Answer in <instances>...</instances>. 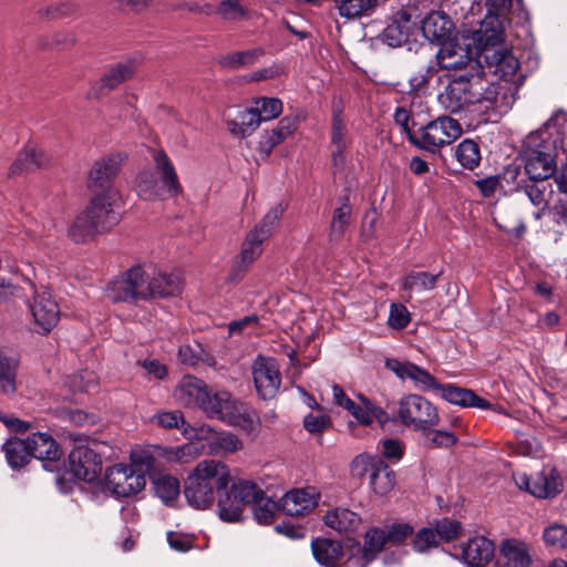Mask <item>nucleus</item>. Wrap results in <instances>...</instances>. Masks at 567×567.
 Here are the masks:
<instances>
[{
    "label": "nucleus",
    "instance_id": "f257e3e1",
    "mask_svg": "<svg viewBox=\"0 0 567 567\" xmlns=\"http://www.w3.org/2000/svg\"><path fill=\"white\" fill-rule=\"evenodd\" d=\"M126 158L123 153H114L93 164L87 177V188L93 196L73 220V243L93 240L120 223L121 215L114 208L113 185Z\"/></svg>",
    "mask_w": 567,
    "mask_h": 567
},
{
    "label": "nucleus",
    "instance_id": "f03ea898",
    "mask_svg": "<svg viewBox=\"0 0 567 567\" xmlns=\"http://www.w3.org/2000/svg\"><path fill=\"white\" fill-rule=\"evenodd\" d=\"M192 473L217 494L218 516L227 523L240 522L247 504L262 494L252 481L239 478L231 482L230 470L221 461L204 460Z\"/></svg>",
    "mask_w": 567,
    "mask_h": 567
},
{
    "label": "nucleus",
    "instance_id": "7ed1b4c3",
    "mask_svg": "<svg viewBox=\"0 0 567 567\" xmlns=\"http://www.w3.org/2000/svg\"><path fill=\"white\" fill-rule=\"evenodd\" d=\"M446 84L437 100L445 111L457 114L473 107L485 111L497 106L499 85L491 82L482 64L463 73H446Z\"/></svg>",
    "mask_w": 567,
    "mask_h": 567
},
{
    "label": "nucleus",
    "instance_id": "20e7f679",
    "mask_svg": "<svg viewBox=\"0 0 567 567\" xmlns=\"http://www.w3.org/2000/svg\"><path fill=\"white\" fill-rule=\"evenodd\" d=\"M155 168L159 174L161 184L150 169L142 171L136 178V190L144 200L163 199V193L176 197L183 193L176 169L164 150L153 151Z\"/></svg>",
    "mask_w": 567,
    "mask_h": 567
},
{
    "label": "nucleus",
    "instance_id": "39448f33",
    "mask_svg": "<svg viewBox=\"0 0 567 567\" xmlns=\"http://www.w3.org/2000/svg\"><path fill=\"white\" fill-rule=\"evenodd\" d=\"M175 395L183 405L198 408L213 419L220 413V404L227 401L228 392H212L202 379L185 375L177 385Z\"/></svg>",
    "mask_w": 567,
    "mask_h": 567
},
{
    "label": "nucleus",
    "instance_id": "423d86ee",
    "mask_svg": "<svg viewBox=\"0 0 567 567\" xmlns=\"http://www.w3.org/2000/svg\"><path fill=\"white\" fill-rule=\"evenodd\" d=\"M97 443L86 435L73 432V482L82 481L91 489H97L102 472V458L96 452Z\"/></svg>",
    "mask_w": 567,
    "mask_h": 567
},
{
    "label": "nucleus",
    "instance_id": "0eeeda50",
    "mask_svg": "<svg viewBox=\"0 0 567 567\" xmlns=\"http://www.w3.org/2000/svg\"><path fill=\"white\" fill-rule=\"evenodd\" d=\"M463 133L460 122L451 116H440L424 126L419 133H409V142L417 148L435 153L449 145Z\"/></svg>",
    "mask_w": 567,
    "mask_h": 567
},
{
    "label": "nucleus",
    "instance_id": "6e6552de",
    "mask_svg": "<svg viewBox=\"0 0 567 567\" xmlns=\"http://www.w3.org/2000/svg\"><path fill=\"white\" fill-rule=\"evenodd\" d=\"M389 11L388 23L381 33V40L391 48H398L406 43L415 22L412 20L415 8L404 4L402 0H384L380 6Z\"/></svg>",
    "mask_w": 567,
    "mask_h": 567
},
{
    "label": "nucleus",
    "instance_id": "1a4fd4ad",
    "mask_svg": "<svg viewBox=\"0 0 567 567\" xmlns=\"http://www.w3.org/2000/svg\"><path fill=\"white\" fill-rule=\"evenodd\" d=\"M398 415L400 421L415 431H427L436 426L440 416L436 408L424 396L408 394L399 402Z\"/></svg>",
    "mask_w": 567,
    "mask_h": 567
},
{
    "label": "nucleus",
    "instance_id": "9d476101",
    "mask_svg": "<svg viewBox=\"0 0 567 567\" xmlns=\"http://www.w3.org/2000/svg\"><path fill=\"white\" fill-rule=\"evenodd\" d=\"M213 419H218L231 426L239 427L252 439L259 435L261 427L258 413L254 409L233 399L229 392L227 401L220 404V413L214 415Z\"/></svg>",
    "mask_w": 567,
    "mask_h": 567
},
{
    "label": "nucleus",
    "instance_id": "9b49d317",
    "mask_svg": "<svg viewBox=\"0 0 567 567\" xmlns=\"http://www.w3.org/2000/svg\"><path fill=\"white\" fill-rule=\"evenodd\" d=\"M106 487L118 497H130L140 493L146 484V478L141 471L127 464H116L106 470Z\"/></svg>",
    "mask_w": 567,
    "mask_h": 567
},
{
    "label": "nucleus",
    "instance_id": "f8f14e48",
    "mask_svg": "<svg viewBox=\"0 0 567 567\" xmlns=\"http://www.w3.org/2000/svg\"><path fill=\"white\" fill-rule=\"evenodd\" d=\"M435 58L439 69L447 73L460 74L474 68V64H482L472 55V49L468 45H461L452 39L440 45Z\"/></svg>",
    "mask_w": 567,
    "mask_h": 567
},
{
    "label": "nucleus",
    "instance_id": "ddd939ff",
    "mask_svg": "<svg viewBox=\"0 0 567 567\" xmlns=\"http://www.w3.org/2000/svg\"><path fill=\"white\" fill-rule=\"evenodd\" d=\"M252 377L256 391L261 399L275 398L281 384V374L275 359L258 355L252 365Z\"/></svg>",
    "mask_w": 567,
    "mask_h": 567
},
{
    "label": "nucleus",
    "instance_id": "4468645a",
    "mask_svg": "<svg viewBox=\"0 0 567 567\" xmlns=\"http://www.w3.org/2000/svg\"><path fill=\"white\" fill-rule=\"evenodd\" d=\"M385 367L391 370L399 379H409L413 382L415 389L420 391H430L441 388V383L427 370L410 362L398 359H388Z\"/></svg>",
    "mask_w": 567,
    "mask_h": 567
},
{
    "label": "nucleus",
    "instance_id": "2eb2a0df",
    "mask_svg": "<svg viewBox=\"0 0 567 567\" xmlns=\"http://www.w3.org/2000/svg\"><path fill=\"white\" fill-rule=\"evenodd\" d=\"M514 477L519 489L526 491L538 498H551L561 492V481L554 472L549 475L544 473L532 476L518 474Z\"/></svg>",
    "mask_w": 567,
    "mask_h": 567
},
{
    "label": "nucleus",
    "instance_id": "dca6fc26",
    "mask_svg": "<svg viewBox=\"0 0 567 567\" xmlns=\"http://www.w3.org/2000/svg\"><path fill=\"white\" fill-rule=\"evenodd\" d=\"M29 308L34 323L39 327L38 332L48 333L56 326L60 309L49 292L35 293L33 301L29 303Z\"/></svg>",
    "mask_w": 567,
    "mask_h": 567
},
{
    "label": "nucleus",
    "instance_id": "f3484780",
    "mask_svg": "<svg viewBox=\"0 0 567 567\" xmlns=\"http://www.w3.org/2000/svg\"><path fill=\"white\" fill-rule=\"evenodd\" d=\"M483 2L487 13L482 21L481 29L485 33L486 41L495 44L503 40L501 18L511 11L513 0H483Z\"/></svg>",
    "mask_w": 567,
    "mask_h": 567
},
{
    "label": "nucleus",
    "instance_id": "a211bd4d",
    "mask_svg": "<svg viewBox=\"0 0 567 567\" xmlns=\"http://www.w3.org/2000/svg\"><path fill=\"white\" fill-rule=\"evenodd\" d=\"M49 165L50 157L45 152L35 147L33 144H27L10 165L8 177L12 178L23 174H31L39 169L47 168Z\"/></svg>",
    "mask_w": 567,
    "mask_h": 567
},
{
    "label": "nucleus",
    "instance_id": "6ab92c4d",
    "mask_svg": "<svg viewBox=\"0 0 567 567\" xmlns=\"http://www.w3.org/2000/svg\"><path fill=\"white\" fill-rule=\"evenodd\" d=\"M422 33L431 43L441 45L451 40L454 23L449 14L443 11H431L422 21Z\"/></svg>",
    "mask_w": 567,
    "mask_h": 567
},
{
    "label": "nucleus",
    "instance_id": "aec40b11",
    "mask_svg": "<svg viewBox=\"0 0 567 567\" xmlns=\"http://www.w3.org/2000/svg\"><path fill=\"white\" fill-rule=\"evenodd\" d=\"M495 557V544L484 537L476 536L462 545V558L468 567H485Z\"/></svg>",
    "mask_w": 567,
    "mask_h": 567
},
{
    "label": "nucleus",
    "instance_id": "412c9836",
    "mask_svg": "<svg viewBox=\"0 0 567 567\" xmlns=\"http://www.w3.org/2000/svg\"><path fill=\"white\" fill-rule=\"evenodd\" d=\"M315 559L323 567H348V561H341L344 553L340 542L317 537L311 542Z\"/></svg>",
    "mask_w": 567,
    "mask_h": 567
},
{
    "label": "nucleus",
    "instance_id": "4be33fe9",
    "mask_svg": "<svg viewBox=\"0 0 567 567\" xmlns=\"http://www.w3.org/2000/svg\"><path fill=\"white\" fill-rule=\"evenodd\" d=\"M532 563L528 547L517 539H504L496 557V567H528Z\"/></svg>",
    "mask_w": 567,
    "mask_h": 567
},
{
    "label": "nucleus",
    "instance_id": "5701e85b",
    "mask_svg": "<svg viewBox=\"0 0 567 567\" xmlns=\"http://www.w3.org/2000/svg\"><path fill=\"white\" fill-rule=\"evenodd\" d=\"M316 506L315 494L303 488L291 489L280 498V509L288 516L306 515Z\"/></svg>",
    "mask_w": 567,
    "mask_h": 567
},
{
    "label": "nucleus",
    "instance_id": "b1692460",
    "mask_svg": "<svg viewBox=\"0 0 567 567\" xmlns=\"http://www.w3.org/2000/svg\"><path fill=\"white\" fill-rule=\"evenodd\" d=\"M27 441L30 445L32 458L51 463L59 461L62 455V450L59 443L49 433H32V435L27 437Z\"/></svg>",
    "mask_w": 567,
    "mask_h": 567
},
{
    "label": "nucleus",
    "instance_id": "393cba45",
    "mask_svg": "<svg viewBox=\"0 0 567 567\" xmlns=\"http://www.w3.org/2000/svg\"><path fill=\"white\" fill-rule=\"evenodd\" d=\"M436 391L441 392V396L452 403L463 408H478L487 410L492 408L489 401L478 396L474 391L455 386L453 384H442Z\"/></svg>",
    "mask_w": 567,
    "mask_h": 567
},
{
    "label": "nucleus",
    "instance_id": "a878e982",
    "mask_svg": "<svg viewBox=\"0 0 567 567\" xmlns=\"http://www.w3.org/2000/svg\"><path fill=\"white\" fill-rule=\"evenodd\" d=\"M184 495L188 504L196 509L209 508L215 499V492L194 473L185 480Z\"/></svg>",
    "mask_w": 567,
    "mask_h": 567
},
{
    "label": "nucleus",
    "instance_id": "bb28decb",
    "mask_svg": "<svg viewBox=\"0 0 567 567\" xmlns=\"http://www.w3.org/2000/svg\"><path fill=\"white\" fill-rule=\"evenodd\" d=\"M559 141V131L553 134L547 128H542L527 135L525 146L529 151L542 153V156L557 159L560 150Z\"/></svg>",
    "mask_w": 567,
    "mask_h": 567
},
{
    "label": "nucleus",
    "instance_id": "cd10ccee",
    "mask_svg": "<svg viewBox=\"0 0 567 567\" xmlns=\"http://www.w3.org/2000/svg\"><path fill=\"white\" fill-rule=\"evenodd\" d=\"M525 174L535 182H544L557 174V159L542 156L539 152L535 153L526 148Z\"/></svg>",
    "mask_w": 567,
    "mask_h": 567
},
{
    "label": "nucleus",
    "instance_id": "c85d7f7f",
    "mask_svg": "<svg viewBox=\"0 0 567 567\" xmlns=\"http://www.w3.org/2000/svg\"><path fill=\"white\" fill-rule=\"evenodd\" d=\"M150 300L157 298L175 297L183 291V280L175 272H158L150 277Z\"/></svg>",
    "mask_w": 567,
    "mask_h": 567
},
{
    "label": "nucleus",
    "instance_id": "c756f323",
    "mask_svg": "<svg viewBox=\"0 0 567 567\" xmlns=\"http://www.w3.org/2000/svg\"><path fill=\"white\" fill-rule=\"evenodd\" d=\"M324 524L340 534H353L361 525V517L346 507L330 509L323 516Z\"/></svg>",
    "mask_w": 567,
    "mask_h": 567
},
{
    "label": "nucleus",
    "instance_id": "7c9ffc66",
    "mask_svg": "<svg viewBox=\"0 0 567 567\" xmlns=\"http://www.w3.org/2000/svg\"><path fill=\"white\" fill-rule=\"evenodd\" d=\"M20 360L17 355L0 349V392L12 396L18 390V370Z\"/></svg>",
    "mask_w": 567,
    "mask_h": 567
},
{
    "label": "nucleus",
    "instance_id": "2f4dec72",
    "mask_svg": "<svg viewBox=\"0 0 567 567\" xmlns=\"http://www.w3.org/2000/svg\"><path fill=\"white\" fill-rule=\"evenodd\" d=\"M1 450L6 455L9 466L13 470L25 467L32 460L27 439L11 436L1 444Z\"/></svg>",
    "mask_w": 567,
    "mask_h": 567
},
{
    "label": "nucleus",
    "instance_id": "473e14b6",
    "mask_svg": "<svg viewBox=\"0 0 567 567\" xmlns=\"http://www.w3.org/2000/svg\"><path fill=\"white\" fill-rule=\"evenodd\" d=\"M442 275L443 270H440L437 274H431L429 271H410L401 280L400 285L401 290L408 293L404 300L409 302L412 299L413 291L433 290Z\"/></svg>",
    "mask_w": 567,
    "mask_h": 567
},
{
    "label": "nucleus",
    "instance_id": "72a5a7b5",
    "mask_svg": "<svg viewBox=\"0 0 567 567\" xmlns=\"http://www.w3.org/2000/svg\"><path fill=\"white\" fill-rule=\"evenodd\" d=\"M385 545H388L385 529L380 527L369 528L364 534L363 547L358 548L362 559L360 567H365L369 563L374 560L384 549Z\"/></svg>",
    "mask_w": 567,
    "mask_h": 567
},
{
    "label": "nucleus",
    "instance_id": "f704fd0d",
    "mask_svg": "<svg viewBox=\"0 0 567 567\" xmlns=\"http://www.w3.org/2000/svg\"><path fill=\"white\" fill-rule=\"evenodd\" d=\"M340 17L360 19L369 17L384 0H332Z\"/></svg>",
    "mask_w": 567,
    "mask_h": 567
},
{
    "label": "nucleus",
    "instance_id": "c9c22d12",
    "mask_svg": "<svg viewBox=\"0 0 567 567\" xmlns=\"http://www.w3.org/2000/svg\"><path fill=\"white\" fill-rule=\"evenodd\" d=\"M395 483V472L381 458L369 478L370 487L377 495L383 496L394 488Z\"/></svg>",
    "mask_w": 567,
    "mask_h": 567
},
{
    "label": "nucleus",
    "instance_id": "e433bc0d",
    "mask_svg": "<svg viewBox=\"0 0 567 567\" xmlns=\"http://www.w3.org/2000/svg\"><path fill=\"white\" fill-rule=\"evenodd\" d=\"M134 73L135 69L131 63H117L101 78L96 92L100 95L106 94L121 83L130 80Z\"/></svg>",
    "mask_w": 567,
    "mask_h": 567
},
{
    "label": "nucleus",
    "instance_id": "4c0bfd02",
    "mask_svg": "<svg viewBox=\"0 0 567 567\" xmlns=\"http://www.w3.org/2000/svg\"><path fill=\"white\" fill-rule=\"evenodd\" d=\"M454 156L463 168L473 171L481 164L480 144L472 138H464L455 146Z\"/></svg>",
    "mask_w": 567,
    "mask_h": 567
},
{
    "label": "nucleus",
    "instance_id": "58836bf2",
    "mask_svg": "<svg viewBox=\"0 0 567 567\" xmlns=\"http://www.w3.org/2000/svg\"><path fill=\"white\" fill-rule=\"evenodd\" d=\"M216 14L226 22H241L250 19V10L245 0H220Z\"/></svg>",
    "mask_w": 567,
    "mask_h": 567
},
{
    "label": "nucleus",
    "instance_id": "ea45409f",
    "mask_svg": "<svg viewBox=\"0 0 567 567\" xmlns=\"http://www.w3.org/2000/svg\"><path fill=\"white\" fill-rule=\"evenodd\" d=\"M265 55L262 48H254L245 51L230 52L219 60V65L228 70H238L255 64L259 58Z\"/></svg>",
    "mask_w": 567,
    "mask_h": 567
},
{
    "label": "nucleus",
    "instance_id": "a19ab883",
    "mask_svg": "<svg viewBox=\"0 0 567 567\" xmlns=\"http://www.w3.org/2000/svg\"><path fill=\"white\" fill-rule=\"evenodd\" d=\"M351 212L352 208L349 203V197H342V204L333 210L328 234L329 241H339L343 237L350 224Z\"/></svg>",
    "mask_w": 567,
    "mask_h": 567
},
{
    "label": "nucleus",
    "instance_id": "79ce46f5",
    "mask_svg": "<svg viewBox=\"0 0 567 567\" xmlns=\"http://www.w3.org/2000/svg\"><path fill=\"white\" fill-rule=\"evenodd\" d=\"M261 122L256 109H246L239 112L237 120L228 121L227 125L231 134L244 137L255 132Z\"/></svg>",
    "mask_w": 567,
    "mask_h": 567
},
{
    "label": "nucleus",
    "instance_id": "37998d69",
    "mask_svg": "<svg viewBox=\"0 0 567 567\" xmlns=\"http://www.w3.org/2000/svg\"><path fill=\"white\" fill-rule=\"evenodd\" d=\"M495 74L505 81H512L519 69L518 59L508 50L495 51L491 56Z\"/></svg>",
    "mask_w": 567,
    "mask_h": 567
},
{
    "label": "nucleus",
    "instance_id": "c03bdc74",
    "mask_svg": "<svg viewBox=\"0 0 567 567\" xmlns=\"http://www.w3.org/2000/svg\"><path fill=\"white\" fill-rule=\"evenodd\" d=\"M126 271V277L130 281L132 293H134L135 305L138 301H148L150 300V277L146 276L145 270L140 265H134L130 267Z\"/></svg>",
    "mask_w": 567,
    "mask_h": 567
},
{
    "label": "nucleus",
    "instance_id": "a18cd8bd",
    "mask_svg": "<svg viewBox=\"0 0 567 567\" xmlns=\"http://www.w3.org/2000/svg\"><path fill=\"white\" fill-rule=\"evenodd\" d=\"M178 360L181 363L194 367L199 362L207 365H214V357L198 342L193 344H183L178 349Z\"/></svg>",
    "mask_w": 567,
    "mask_h": 567
},
{
    "label": "nucleus",
    "instance_id": "49530a36",
    "mask_svg": "<svg viewBox=\"0 0 567 567\" xmlns=\"http://www.w3.org/2000/svg\"><path fill=\"white\" fill-rule=\"evenodd\" d=\"M106 297L114 303L125 302L135 305L126 271L121 272L111 280L106 288Z\"/></svg>",
    "mask_w": 567,
    "mask_h": 567
},
{
    "label": "nucleus",
    "instance_id": "de8ad7c7",
    "mask_svg": "<svg viewBox=\"0 0 567 567\" xmlns=\"http://www.w3.org/2000/svg\"><path fill=\"white\" fill-rule=\"evenodd\" d=\"M209 451L213 454L235 453L243 450L240 439L230 432H214L208 441Z\"/></svg>",
    "mask_w": 567,
    "mask_h": 567
},
{
    "label": "nucleus",
    "instance_id": "09e8293b",
    "mask_svg": "<svg viewBox=\"0 0 567 567\" xmlns=\"http://www.w3.org/2000/svg\"><path fill=\"white\" fill-rule=\"evenodd\" d=\"M154 491L156 495L165 503L168 504L175 501L181 493L179 481L169 474H159L152 477Z\"/></svg>",
    "mask_w": 567,
    "mask_h": 567
},
{
    "label": "nucleus",
    "instance_id": "8fccbe9b",
    "mask_svg": "<svg viewBox=\"0 0 567 567\" xmlns=\"http://www.w3.org/2000/svg\"><path fill=\"white\" fill-rule=\"evenodd\" d=\"M520 176V167L515 164L507 165L501 174H497L503 195H512L523 189L526 182Z\"/></svg>",
    "mask_w": 567,
    "mask_h": 567
},
{
    "label": "nucleus",
    "instance_id": "3c124183",
    "mask_svg": "<svg viewBox=\"0 0 567 567\" xmlns=\"http://www.w3.org/2000/svg\"><path fill=\"white\" fill-rule=\"evenodd\" d=\"M266 240V238H261L256 231L250 230L246 235L237 257L251 266L261 256L264 251L262 245Z\"/></svg>",
    "mask_w": 567,
    "mask_h": 567
},
{
    "label": "nucleus",
    "instance_id": "603ef678",
    "mask_svg": "<svg viewBox=\"0 0 567 567\" xmlns=\"http://www.w3.org/2000/svg\"><path fill=\"white\" fill-rule=\"evenodd\" d=\"M380 460L381 457L368 453H361L354 456L350 464L351 477L358 481H362L365 476L370 477L377 466V462Z\"/></svg>",
    "mask_w": 567,
    "mask_h": 567
},
{
    "label": "nucleus",
    "instance_id": "864d4df0",
    "mask_svg": "<svg viewBox=\"0 0 567 567\" xmlns=\"http://www.w3.org/2000/svg\"><path fill=\"white\" fill-rule=\"evenodd\" d=\"M254 504V517L260 524H270L275 517V514L280 509V503H276L269 497H264V493L254 502H249L247 505Z\"/></svg>",
    "mask_w": 567,
    "mask_h": 567
},
{
    "label": "nucleus",
    "instance_id": "5fc2aeb1",
    "mask_svg": "<svg viewBox=\"0 0 567 567\" xmlns=\"http://www.w3.org/2000/svg\"><path fill=\"white\" fill-rule=\"evenodd\" d=\"M284 214V207L278 204L270 208V210L262 217L259 224H257L252 231H256L258 235L261 236V238L268 239L272 227L279 221V219L282 217Z\"/></svg>",
    "mask_w": 567,
    "mask_h": 567
},
{
    "label": "nucleus",
    "instance_id": "6e6d98bb",
    "mask_svg": "<svg viewBox=\"0 0 567 567\" xmlns=\"http://www.w3.org/2000/svg\"><path fill=\"white\" fill-rule=\"evenodd\" d=\"M547 546L565 549L567 548V526L555 524L545 528L543 533Z\"/></svg>",
    "mask_w": 567,
    "mask_h": 567
},
{
    "label": "nucleus",
    "instance_id": "4d7b16f0",
    "mask_svg": "<svg viewBox=\"0 0 567 567\" xmlns=\"http://www.w3.org/2000/svg\"><path fill=\"white\" fill-rule=\"evenodd\" d=\"M347 127L342 118L341 110H333L331 125V145L332 147L347 148L346 142Z\"/></svg>",
    "mask_w": 567,
    "mask_h": 567
},
{
    "label": "nucleus",
    "instance_id": "13d9d810",
    "mask_svg": "<svg viewBox=\"0 0 567 567\" xmlns=\"http://www.w3.org/2000/svg\"><path fill=\"white\" fill-rule=\"evenodd\" d=\"M203 446L197 443H185L181 446L173 447L167 454L168 460L179 463H188L196 458L202 451Z\"/></svg>",
    "mask_w": 567,
    "mask_h": 567
},
{
    "label": "nucleus",
    "instance_id": "bf43d9fd",
    "mask_svg": "<svg viewBox=\"0 0 567 567\" xmlns=\"http://www.w3.org/2000/svg\"><path fill=\"white\" fill-rule=\"evenodd\" d=\"M414 533L412 525L408 523H394L385 529L388 544L401 545Z\"/></svg>",
    "mask_w": 567,
    "mask_h": 567
},
{
    "label": "nucleus",
    "instance_id": "052dcab7",
    "mask_svg": "<svg viewBox=\"0 0 567 567\" xmlns=\"http://www.w3.org/2000/svg\"><path fill=\"white\" fill-rule=\"evenodd\" d=\"M257 104L255 109L260 113L262 121H270L282 113V102L277 97H264Z\"/></svg>",
    "mask_w": 567,
    "mask_h": 567
},
{
    "label": "nucleus",
    "instance_id": "680f3d73",
    "mask_svg": "<svg viewBox=\"0 0 567 567\" xmlns=\"http://www.w3.org/2000/svg\"><path fill=\"white\" fill-rule=\"evenodd\" d=\"M523 190L528 196L533 205L537 207H545L547 205V187L543 184V182H535L529 179L524 184Z\"/></svg>",
    "mask_w": 567,
    "mask_h": 567
},
{
    "label": "nucleus",
    "instance_id": "e2e57ef3",
    "mask_svg": "<svg viewBox=\"0 0 567 567\" xmlns=\"http://www.w3.org/2000/svg\"><path fill=\"white\" fill-rule=\"evenodd\" d=\"M437 544L436 532L427 527L420 529L413 539V548L420 553H424L431 547L437 546Z\"/></svg>",
    "mask_w": 567,
    "mask_h": 567
},
{
    "label": "nucleus",
    "instance_id": "0e129e2a",
    "mask_svg": "<svg viewBox=\"0 0 567 567\" xmlns=\"http://www.w3.org/2000/svg\"><path fill=\"white\" fill-rule=\"evenodd\" d=\"M154 420L163 429H182L187 424L179 411L158 412L154 415Z\"/></svg>",
    "mask_w": 567,
    "mask_h": 567
},
{
    "label": "nucleus",
    "instance_id": "69168bd1",
    "mask_svg": "<svg viewBox=\"0 0 567 567\" xmlns=\"http://www.w3.org/2000/svg\"><path fill=\"white\" fill-rule=\"evenodd\" d=\"M388 321L393 329L402 330L408 327L410 322V312L404 305L392 303Z\"/></svg>",
    "mask_w": 567,
    "mask_h": 567
},
{
    "label": "nucleus",
    "instance_id": "338daca9",
    "mask_svg": "<svg viewBox=\"0 0 567 567\" xmlns=\"http://www.w3.org/2000/svg\"><path fill=\"white\" fill-rule=\"evenodd\" d=\"M131 464L130 467H134L135 471H141L143 475L150 472L154 467L155 457L146 451H134L130 455Z\"/></svg>",
    "mask_w": 567,
    "mask_h": 567
},
{
    "label": "nucleus",
    "instance_id": "774afa93",
    "mask_svg": "<svg viewBox=\"0 0 567 567\" xmlns=\"http://www.w3.org/2000/svg\"><path fill=\"white\" fill-rule=\"evenodd\" d=\"M435 532L441 539L451 542L458 536L461 523L454 519L443 518L436 523Z\"/></svg>",
    "mask_w": 567,
    "mask_h": 567
}]
</instances>
